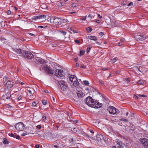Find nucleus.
<instances>
[{"label":"nucleus","mask_w":148,"mask_h":148,"mask_svg":"<svg viewBox=\"0 0 148 148\" xmlns=\"http://www.w3.org/2000/svg\"><path fill=\"white\" fill-rule=\"evenodd\" d=\"M58 82L59 85V89L61 92H62L65 91L67 87V83L63 80L58 81Z\"/></svg>","instance_id":"nucleus-1"},{"label":"nucleus","mask_w":148,"mask_h":148,"mask_svg":"<svg viewBox=\"0 0 148 148\" xmlns=\"http://www.w3.org/2000/svg\"><path fill=\"white\" fill-rule=\"evenodd\" d=\"M22 56L25 58L31 59L34 58V55L30 52L25 51L22 53Z\"/></svg>","instance_id":"nucleus-2"},{"label":"nucleus","mask_w":148,"mask_h":148,"mask_svg":"<svg viewBox=\"0 0 148 148\" xmlns=\"http://www.w3.org/2000/svg\"><path fill=\"white\" fill-rule=\"evenodd\" d=\"M42 68L49 75H51L53 74V71L51 69L50 67L48 66H43Z\"/></svg>","instance_id":"nucleus-3"},{"label":"nucleus","mask_w":148,"mask_h":148,"mask_svg":"<svg viewBox=\"0 0 148 148\" xmlns=\"http://www.w3.org/2000/svg\"><path fill=\"white\" fill-rule=\"evenodd\" d=\"M108 110L110 113L113 114H117L119 112L118 109L113 106L110 107Z\"/></svg>","instance_id":"nucleus-4"},{"label":"nucleus","mask_w":148,"mask_h":148,"mask_svg":"<svg viewBox=\"0 0 148 148\" xmlns=\"http://www.w3.org/2000/svg\"><path fill=\"white\" fill-rule=\"evenodd\" d=\"M93 101V99L90 96H89L86 99L85 102L86 104H87L89 106L93 108L94 107V105L92 104L91 103H92V101Z\"/></svg>","instance_id":"nucleus-5"},{"label":"nucleus","mask_w":148,"mask_h":148,"mask_svg":"<svg viewBox=\"0 0 148 148\" xmlns=\"http://www.w3.org/2000/svg\"><path fill=\"white\" fill-rule=\"evenodd\" d=\"M16 129L19 131H21L24 129L25 126L24 124L22 122L16 123L15 126Z\"/></svg>","instance_id":"nucleus-6"},{"label":"nucleus","mask_w":148,"mask_h":148,"mask_svg":"<svg viewBox=\"0 0 148 148\" xmlns=\"http://www.w3.org/2000/svg\"><path fill=\"white\" fill-rule=\"evenodd\" d=\"M146 36L145 35L142 36L140 35H136L135 37L137 41H140L146 39Z\"/></svg>","instance_id":"nucleus-7"},{"label":"nucleus","mask_w":148,"mask_h":148,"mask_svg":"<svg viewBox=\"0 0 148 148\" xmlns=\"http://www.w3.org/2000/svg\"><path fill=\"white\" fill-rule=\"evenodd\" d=\"M55 74L58 77H62L64 75V74L62 70L56 69L55 71Z\"/></svg>","instance_id":"nucleus-8"},{"label":"nucleus","mask_w":148,"mask_h":148,"mask_svg":"<svg viewBox=\"0 0 148 148\" xmlns=\"http://www.w3.org/2000/svg\"><path fill=\"white\" fill-rule=\"evenodd\" d=\"M140 141L145 147L148 143V139L144 138H140Z\"/></svg>","instance_id":"nucleus-9"},{"label":"nucleus","mask_w":148,"mask_h":148,"mask_svg":"<svg viewBox=\"0 0 148 148\" xmlns=\"http://www.w3.org/2000/svg\"><path fill=\"white\" fill-rule=\"evenodd\" d=\"M70 84L72 85L73 86H77L79 85V83L76 77H75L73 79V80L72 81Z\"/></svg>","instance_id":"nucleus-10"},{"label":"nucleus","mask_w":148,"mask_h":148,"mask_svg":"<svg viewBox=\"0 0 148 148\" xmlns=\"http://www.w3.org/2000/svg\"><path fill=\"white\" fill-rule=\"evenodd\" d=\"M97 140L99 142H102V141L103 140V136L101 134H98L97 136Z\"/></svg>","instance_id":"nucleus-11"},{"label":"nucleus","mask_w":148,"mask_h":148,"mask_svg":"<svg viewBox=\"0 0 148 148\" xmlns=\"http://www.w3.org/2000/svg\"><path fill=\"white\" fill-rule=\"evenodd\" d=\"M62 22V20L60 18L55 17L54 24L56 25L58 24H61Z\"/></svg>","instance_id":"nucleus-12"},{"label":"nucleus","mask_w":148,"mask_h":148,"mask_svg":"<svg viewBox=\"0 0 148 148\" xmlns=\"http://www.w3.org/2000/svg\"><path fill=\"white\" fill-rule=\"evenodd\" d=\"M9 136L11 137H13L16 139H19L20 136L19 135H16V134H13L12 133H9L8 134Z\"/></svg>","instance_id":"nucleus-13"},{"label":"nucleus","mask_w":148,"mask_h":148,"mask_svg":"<svg viewBox=\"0 0 148 148\" xmlns=\"http://www.w3.org/2000/svg\"><path fill=\"white\" fill-rule=\"evenodd\" d=\"M110 22V25L112 27H115L117 26V22L115 21H112Z\"/></svg>","instance_id":"nucleus-14"},{"label":"nucleus","mask_w":148,"mask_h":148,"mask_svg":"<svg viewBox=\"0 0 148 148\" xmlns=\"http://www.w3.org/2000/svg\"><path fill=\"white\" fill-rule=\"evenodd\" d=\"M77 96L78 97H81L83 96V93L82 90H77Z\"/></svg>","instance_id":"nucleus-15"},{"label":"nucleus","mask_w":148,"mask_h":148,"mask_svg":"<svg viewBox=\"0 0 148 148\" xmlns=\"http://www.w3.org/2000/svg\"><path fill=\"white\" fill-rule=\"evenodd\" d=\"M14 51L16 52V53L18 54H21L22 53V49H14Z\"/></svg>","instance_id":"nucleus-16"},{"label":"nucleus","mask_w":148,"mask_h":148,"mask_svg":"<svg viewBox=\"0 0 148 148\" xmlns=\"http://www.w3.org/2000/svg\"><path fill=\"white\" fill-rule=\"evenodd\" d=\"M33 20H36L38 19L42 18V15H39L38 16H34L32 18Z\"/></svg>","instance_id":"nucleus-17"},{"label":"nucleus","mask_w":148,"mask_h":148,"mask_svg":"<svg viewBox=\"0 0 148 148\" xmlns=\"http://www.w3.org/2000/svg\"><path fill=\"white\" fill-rule=\"evenodd\" d=\"M88 38L90 40H94L96 41L97 40V38L95 36H89Z\"/></svg>","instance_id":"nucleus-18"},{"label":"nucleus","mask_w":148,"mask_h":148,"mask_svg":"<svg viewBox=\"0 0 148 148\" xmlns=\"http://www.w3.org/2000/svg\"><path fill=\"white\" fill-rule=\"evenodd\" d=\"M11 82L10 81H8L6 83V85L7 87L11 88L12 86L13 85L11 84Z\"/></svg>","instance_id":"nucleus-19"},{"label":"nucleus","mask_w":148,"mask_h":148,"mask_svg":"<svg viewBox=\"0 0 148 148\" xmlns=\"http://www.w3.org/2000/svg\"><path fill=\"white\" fill-rule=\"evenodd\" d=\"M138 97H147V96L143 95H141L140 94H137L135 96V98L136 99H138Z\"/></svg>","instance_id":"nucleus-20"},{"label":"nucleus","mask_w":148,"mask_h":148,"mask_svg":"<svg viewBox=\"0 0 148 148\" xmlns=\"http://www.w3.org/2000/svg\"><path fill=\"white\" fill-rule=\"evenodd\" d=\"M56 143L57 145H58V146L59 147V148H61L65 147L64 145L63 144H62L60 143V142L56 141Z\"/></svg>","instance_id":"nucleus-21"},{"label":"nucleus","mask_w":148,"mask_h":148,"mask_svg":"<svg viewBox=\"0 0 148 148\" xmlns=\"http://www.w3.org/2000/svg\"><path fill=\"white\" fill-rule=\"evenodd\" d=\"M145 83L146 82L145 81L142 80H139L138 82V84L140 85H143L145 84Z\"/></svg>","instance_id":"nucleus-22"},{"label":"nucleus","mask_w":148,"mask_h":148,"mask_svg":"<svg viewBox=\"0 0 148 148\" xmlns=\"http://www.w3.org/2000/svg\"><path fill=\"white\" fill-rule=\"evenodd\" d=\"M65 3V2L64 1L60 2L58 3L57 5L58 7H62L63 6Z\"/></svg>","instance_id":"nucleus-23"},{"label":"nucleus","mask_w":148,"mask_h":148,"mask_svg":"<svg viewBox=\"0 0 148 148\" xmlns=\"http://www.w3.org/2000/svg\"><path fill=\"white\" fill-rule=\"evenodd\" d=\"M75 75H71L69 77V79L70 80V81L71 82H72V81L73 80V79H74L75 77Z\"/></svg>","instance_id":"nucleus-24"},{"label":"nucleus","mask_w":148,"mask_h":148,"mask_svg":"<svg viewBox=\"0 0 148 148\" xmlns=\"http://www.w3.org/2000/svg\"><path fill=\"white\" fill-rule=\"evenodd\" d=\"M118 60V58L117 57H115L111 59V62L112 63H115Z\"/></svg>","instance_id":"nucleus-25"},{"label":"nucleus","mask_w":148,"mask_h":148,"mask_svg":"<svg viewBox=\"0 0 148 148\" xmlns=\"http://www.w3.org/2000/svg\"><path fill=\"white\" fill-rule=\"evenodd\" d=\"M55 17H51L50 19V22L51 23H53V24L55 22Z\"/></svg>","instance_id":"nucleus-26"},{"label":"nucleus","mask_w":148,"mask_h":148,"mask_svg":"<svg viewBox=\"0 0 148 148\" xmlns=\"http://www.w3.org/2000/svg\"><path fill=\"white\" fill-rule=\"evenodd\" d=\"M102 106V103H99L98 106H97L96 107V106L95 105H94V106H95V107H93V108H99L101 107Z\"/></svg>","instance_id":"nucleus-27"},{"label":"nucleus","mask_w":148,"mask_h":148,"mask_svg":"<svg viewBox=\"0 0 148 148\" xmlns=\"http://www.w3.org/2000/svg\"><path fill=\"white\" fill-rule=\"evenodd\" d=\"M130 127V130H132L134 131L135 129V126L131 124Z\"/></svg>","instance_id":"nucleus-28"},{"label":"nucleus","mask_w":148,"mask_h":148,"mask_svg":"<svg viewBox=\"0 0 148 148\" xmlns=\"http://www.w3.org/2000/svg\"><path fill=\"white\" fill-rule=\"evenodd\" d=\"M11 96V95H10V94L8 92H7L6 95H5V98L6 99H8L10 98Z\"/></svg>","instance_id":"nucleus-29"},{"label":"nucleus","mask_w":148,"mask_h":148,"mask_svg":"<svg viewBox=\"0 0 148 148\" xmlns=\"http://www.w3.org/2000/svg\"><path fill=\"white\" fill-rule=\"evenodd\" d=\"M124 81L126 83L128 84L130 82V80L128 78H125L123 79Z\"/></svg>","instance_id":"nucleus-30"},{"label":"nucleus","mask_w":148,"mask_h":148,"mask_svg":"<svg viewBox=\"0 0 148 148\" xmlns=\"http://www.w3.org/2000/svg\"><path fill=\"white\" fill-rule=\"evenodd\" d=\"M42 119L45 122H46V120H47V117L45 115H43L42 116Z\"/></svg>","instance_id":"nucleus-31"},{"label":"nucleus","mask_w":148,"mask_h":148,"mask_svg":"<svg viewBox=\"0 0 148 148\" xmlns=\"http://www.w3.org/2000/svg\"><path fill=\"white\" fill-rule=\"evenodd\" d=\"M38 59L39 62L40 64H43L45 63V61L43 60H41V59L38 58Z\"/></svg>","instance_id":"nucleus-32"},{"label":"nucleus","mask_w":148,"mask_h":148,"mask_svg":"<svg viewBox=\"0 0 148 148\" xmlns=\"http://www.w3.org/2000/svg\"><path fill=\"white\" fill-rule=\"evenodd\" d=\"M85 51L84 50H80V56L83 55L85 53Z\"/></svg>","instance_id":"nucleus-33"},{"label":"nucleus","mask_w":148,"mask_h":148,"mask_svg":"<svg viewBox=\"0 0 148 148\" xmlns=\"http://www.w3.org/2000/svg\"><path fill=\"white\" fill-rule=\"evenodd\" d=\"M42 103L43 104L46 105L47 104V100H43L42 101Z\"/></svg>","instance_id":"nucleus-34"},{"label":"nucleus","mask_w":148,"mask_h":148,"mask_svg":"<svg viewBox=\"0 0 148 148\" xmlns=\"http://www.w3.org/2000/svg\"><path fill=\"white\" fill-rule=\"evenodd\" d=\"M83 82L84 84H85L87 86L89 84V83L88 82V81H83Z\"/></svg>","instance_id":"nucleus-35"},{"label":"nucleus","mask_w":148,"mask_h":148,"mask_svg":"<svg viewBox=\"0 0 148 148\" xmlns=\"http://www.w3.org/2000/svg\"><path fill=\"white\" fill-rule=\"evenodd\" d=\"M86 30L87 31H89V32H90L92 30V29L90 28V27H88L86 28Z\"/></svg>","instance_id":"nucleus-36"},{"label":"nucleus","mask_w":148,"mask_h":148,"mask_svg":"<svg viewBox=\"0 0 148 148\" xmlns=\"http://www.w3.org/2000/svg\"><path fill=\"white\" fill-rule=\"evenodd\" d=\"M60 32L64 36H65L66 34V32L65 31H60Z\"/></svg>","instance_id":"nucleus-37"},{"label":"nucleus","mask_w":148,"mask_h":148,"mask_svg":"<svg viewBox=\"0 0 148 148\" xmlns=\"http://www.w3.org/2000/svg\"><path fill=\"white\" fill-rule=\"evenodd\" d=\"M77 6V4H76V3H73L72 4V7H73V8L75 7H76Z\"/></svg>","instance_id":"nucleus-38"},{"label":"nucleus","mask_w":148,"mask_h":148,"mask_svg":"<svg viewBox=\"0 0 148 148\" xmlns=\"http://www.w3.org/2000/svg\"><path fill=\"white\" fill-rule=\"evenodd\" d=\"M99 84H103L104 83V82L103 81H102L101 80H99Z\"/></svg>","instance_id":"nucleus-39"},{"label":"nucleus","mask_w":148,"mask_h":148,"mask_svg":"<svg viewBox=\"0 0 148 148\" xmlns=\"http://www.w3.org/2000/svg\"><path fill=\"white\" fill-rule=\"evenodd\" d=\"M3 143L4 144H8V142L7 139H5L4 140Z\"/></svg>","instance_id":"nucleus-40"},{"label":"nucleus","mask_w":148,"mask_h":148,"mask_svg":"<svg viewBox=\"0 0 148 148\" xmlns=\"http://www.w3.org/2000/svg\"><path fill=\"white\" fill-rule=\"evenodd\" d=\"M36 105V103L35 101H34L33 102L32 104V106L33 107H35Z\"/></svg>","instance_id":"nucleus-41"},{"label":"nucleus","mask_w":148,"mask_h":148,"mask_svg":"<svg viewBox=\"0 0 148 148\" xmlns=\"http://www.w3.org/2000/svg\"><path fill=\"white\" fill-rule=\"evenodd\" d=\"M120 120L121 121H123L125 122H127V119H124L123 118H121V119H120Z\"/></svg>","instance_id":"nucleus-42"},{"label":"nucleus","mask_w":148,"mask_h":148,"mask_svg":"<svg viewBox=\"0 0 148 148\" xmlns=\"http://www.w3.org/2000/svg\"><path fill=\"white\" fill-rule=\"evenodd\" d=\"M120 143L121 147V148H123L124 145L123 144H122V142H120Z\"/></svg>","instance_id":"nucleus-43"},{"label":"nucleus","mask_w":148,"mask_h":148,"mask_svg":"<svg viewBox=\"0 0 148 148\" xmlns=\"http://www.w3.org/2000/svg\"><path fill=\"white\" fill-rule=\"evenodd\" d=\"M91 48V47H89L87 48V50H86V51H87V53H88L90 51V50Z\"/></svg>","instance_id":"nucleus-44"},{"label":"nucleus","mask_w":148,"mask_h":148,"mask_svg":"<svg viewBox=\"0 0 148 148\" xmlns=\"http://www.w3.org/2000/svg\"><path fill=\"white\" fill-rule=\"evenodd\" d=\"M99 36H100V37H102L103 35V32H100L99 33Z\"/></svg>","instance_id":"nucleus-45"},{"label":"nucleus","mask_w":148,"mask_h":148,"mask_svg":"<svg viewBox=\"0 0 148 148\" xmlns=\"http://www.w3.org/2000/svg\"><path fill=\"white\" fill-rule=\"evenodd\" d=\"M93 15L92 14H90L88 16V17L90 19H91L93 17Z\"/></svg>","instance_id":"nucleus-46"},{"label":"nucleus","mask_w":148,"mask_h":148,"mask_svg":"<svg viewBox=\"0 0 148 148\" xmlns=\"http://www.w3.org/2000/svg\"><path fill=\"white\" fill-rule=\"evenodd\" d=\"M70 142L72 143H73L74 141V140H73V138H70Z\"/></svg>","instance_id":"nucleus-47"},{"label":"nucleus","mask_w":148,"mask_h":148,"mask_svg":"<svg viewBox=\"0 0 148 148\" xmlns=\"http://www.w3.org/2000/svg\"><path fill=\"white\" fill-rule=\"evenodd\" d=\"M86 16L83 17L82 18H81V19L82 20H85L86 19Z\"/></svg>","instance_id":"nucleus-48"},{"label":"nucleus","mask_w":148,"mask_h":148,"mask_svg":"<svg viewBox=\"0 0 148 148\" xmlns=\"http://www.w3.org/2000/svg\"><path fill=\"white\" fill-rule=\"evenodd\" d=\"M7 13L8 15H10L11 13V11L10 10H8L7 11Z\"/></svg>","instance_id":"nucleus-49"},{"label":"nucleus","mask_w":148,"mask_h":148,"mask_svg":"<svg viewBox=\"0 0 148 148\" xmlns=\"http://www.w3.org/2000/svg\"><path fill=\"white\" fill-rule=\"evenodd\" d=\"M92 104H93L94 105H95V103H97V102L95 101L94 99H93V101H92Z\"/></svg>","instance_id":"nucleus-50"},{"label":"nucleus","mask_w":148,"mask_h":148,"mask_svg":"<svg viewBox=\"0 0 148 148\" xmlns=\"http://www.w3.org/2000/svg\"><path fill=\"white\" fill-rule=\"evenodd\" d=\"M28 91L29 92L28 95L30 96L32 94L31 91L29 90Z\"/></svg>","instance_id":"nucleus-51"},{"label":"nucleus","mask_w":148,"mask_h":148,"mask_svg":"<svg viewBox=\"0 0 148 148\" xmlns=\"http://www.w3.org/2000/svg\"><path fill=\"white\" fill-rule=\"evenodd\" d=\"M75 42L77 44H78L79 42V41L78 40H75Z\"/></svg>","instance_id":"nucleus-52"},{"label":"nucleus","mask_w":148,"mask_h":148,"mask_svg":"<svg viewBox=\"0 0 148 148\" xmlns=\"http://www.w3.org/2000/svg\"><path fill=\"white\" fill-rule=\"evenodd\" d=\"M108 69H109L108 68H103L102 69V70L103 71H105L106 70H108Z\"/></svg>","instance_id":"nucleus-53"},{"label":"nucleus","mask_w":148,"mask_h":148,"mask_svg":"<svg viewBox=\"0 0 148 148\" xmlns=\"http://www.w3.org/2000/svg\"><path fill=\"white\" fill-rule=\"evenodd\" d=\"M36 127L38 129H40L41 128V125H38Z\"/></svg>","instance_id":"nucleus-54"},{"label":"nucleus","mask_w":148,"mask_h":148,"mask_svg":"<svg viewBox=\"0 0 148 148\" xmlns=\"http://www.w3.org/2000/svg\"><path fill=\"white\" fill-rule=\"evenodd\" d=\"M133 4V3L132 2H130V3H129V4H128L127 5L128 6H130V5H132Z\"/></svg>","instance_id":"nucleus-55"},{"label":"nucleus","mask_w":148,"mask_h":148,"mask_svg":"<svg viewBox=\"0 0 148 148\" xmlns=\"http://www.w3.org/2000/svg\"><path fill=\"white\" fill-rule=\"evenodd\" d=\"M3 73L2 72V71H0V77H1L2 76H3Z\"/></svg>","instance_id":"nucleus-56"},{"label":"nucleus","mask_w":148,"mask_h":148,"mask_svg":"<svg viewBox=\"0 0 148 148\" xmlns=\"http://www.w3.org/2000/svg\"><path fill=\"white\" fill-rule=\"evenodd\" d=\"M38 28L39 29H41V28H44V27L42 26H38Z\"/></svg>","instance_id":"nucleus-57"},{"label":"nucleus","mask_w":148,"mask_h":148,"mask_svg":"<svg viewBox=\"0 0 148 148\" xmlns=\"http://www.w3.org/2000/svg\"><path fill=\"white\" fill-rule=\"evenodd\" d=\"M117 148H121L120 146V142L119 143L117 147Z\"/></svg>","instance_id":"nucleus-58"},{"label":"nucleus","mask_w":148,"mask_h":148,"mask_svg":"<svg viewBox=\"0 0 148 148\" xmlns=\"http://www.w3.org/2000/svg\"><path fill=\"white\" fill-rule=\"evenodd\" d=\"M97 16L100 19H101L102 18V16H100L99 14L97 15Z\"/></svg>","instance_id":"nucleus-59"},{"label":"nucleus","mask_w":148,"mask_h":148,"mask_svg":"<svg viewBox=\"0 0 148 148\" xmlns=\"http://www.w3.org/2000/svg\"><path fill=\"white\" fill-rule=\"evenodd\" d=\"M8 79V77H5L3 78V80H5V81L7 80Z\"/></svg>","instance_id":"nucleus-60"},{"label":"nucleus","mask_w":148,"mask_h":148,"mask_svg":"<svg viewBox=\"0 0 148 148\" xmlns=\"http://www.w3.org/2000/svg\"><path fill=\"white\" fill-rule=\"evenodd\" d=\"M46 16V15H42V18H43L44 19H45Z\"/></svg>","instance_id":"nucleus-61"},{"label":"nucleus","mask_w":148,"mask_h":148,"mask_svg":"<svg viewBox=\"0 0 148 148\" xmlns=\"http://www.w3.org/2000/svg\"><path fill=\"white\" fill-rule=\"evenodd\" d=\"M21 98H22V97L21 96H20L18 98V100H20L21 99Z\"/></svg>","instance_id":"nucleus-62"},{"label":"nucleus","mask_w":148,"mask_h":148,"mask_svg":"<svg viewBox=\"0 0 148 148\" xmlns=\"http://www.w3.org/2000/svg\"><path fill=\"white\" fill-rule=\"evenodd\" d=\"M35 147L36 148H39V145H35Z\"/></svg>","instance_id":"nucleus-63"},{"label":"nucleus","mask_w":148,"mask_h":148,"mask_svg":"<svg viewBox=\"0 0 148 148\" xmlns=\"http://www.w3.org/2000/svg\"><path fill=\"white\" fill-rule=\"evenodd\" d=\"M147 143H147L145 147H144V148H148V141Z\"/></svg>","instance_id":"nucleus-64"}]
</instances>
